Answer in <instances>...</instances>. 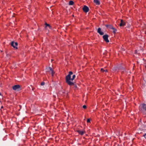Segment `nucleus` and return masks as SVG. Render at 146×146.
Segmentation results:
<instances>
[{
  "label": "nucleus",
  "instance_id": "f257e3e1",
  "mask_svg": "<svg viewBox=\"0 0 146 146\" xmlns=\"http://www.w3.org/2000/svg\"><path fill=\"white\" fill-rule=\"evenodd\" d=\"M73 74V72L72 71H70L69 72L68 74L66 77V81L67 84L69 86H73L74 85V82H72L71 81H73L75 79L76 76L75 75H73L72 76V78H71V75Z\"/></svg>",
  "mask_w": 146,
  "mask_h": 146
},
{
  "label": "nucleus",
  "instance_id": "f03ea898",
  "mask_svg": "<svg viewBox=\"0 0 146 146\" xmlns=\"http://www.w3.org/2000/svg\"><path fill=\"white\" fill-rule=\"evenodd\" d=\"M13 89L14 90L18 91L21 90V87L19 85H15L13 87Z\"/></svg>",
  "mask_w": 146,
  "mask_h": 146
},
{
  "label": "nucleus",
  "instance_id": "7ed1b4c3",
  "mask_svg": "<svg viewBox=\"0 0 146 146\" xmlns=\"http://www.w3.org/2000/svg\"><path fill=\"white\" fill-rule=\"evenodd\" d=\"M11 45L13 46L14 48L16 49H17V46L18 44L17 42H15L14 41H12L11 43Z\"/></svg>",
  "mask_w": 146,
  "mask_h": 146
},
{
  "label": "nucleus",
  "instance_id": "20e7f679",
  "mask_svg": "<svg viewBox=\"0 0 146 146\" xmlns=\"http://www.w3.org/2000/svg\"><path fill=\"white\" fill-rule=\"evenodd\" d=\"M139 107L142 111H144L146 110V104H141L140 105Z\"/></svg>",
  "mask_w": 146,
  "mask_h": 146
},
{
  "label": "nucleus",
  "instance_id": "39448f33",
  "mask_svg": "<svg viewBox=\"0 0 146 146\" xmlns=\"http://www.w3.org/2000/svg\"><path fill=\"white\" fill-rule=\"evenodd\" d=\"M109 36L107 35H105L103 36V38L104 41L107 42H109V40L108 39Z\"/></svg>",
  "mask_w": 146,
  "mask_h": 146
},
{
  "label": "nucleus",
  "instance_id": "423d86ee",
  "mask_svg": "<svg viewBox=\"0 0 146 146\" xmlns=\"http://www.w3.org/2000/svg\"><path fill=\"white\" fill-rule=\"evenodd\" d=\"M83 10L85 12L87 13L88 12L89 9L88 7L86 5H84L82 8Z\"/></svg>",
  "mask_w": 146,
  "mask_h": 146
},
{
  "label": "nucleus",
  "instance_id": "0eeeda50",
  "mask_svg": "<svg viewBox=\"0 0 146 146\" xmlns=\"http://www.w3.org/2000/svg\"><path fill=\"white\" fill-rule=\"evenodd\" d=\"M125 22L123 20H121L119 24V26L120 27H123L125 25Z\"/></svg>",
  "mask_w": 146,
  "mask_h": 146
},
{
  "label": "nucleus",
  "instance_id": "6e6552de",
  "mask_svg": "<svg viewBox=\"0 0 146 146\" xmlns=\"http://www.w3.org/2000/svg\"><path fill=\"white\" fill-rule=\"evenodd\" d=\"M118 70L121 71L122 73L124 72L125 71V69L124 68L121 66H120L118 68Z\"/></svg>",
  "mask_w": 146,
  "mask_h": 146
},
{
  "label": "nucleus",
  "instance_id": "1a4fd4ad",
  "mask_svg": "<svg viewBox=\"0 0 146 146\" xmlns=\"http://www.w3.org/2000/svg\"><path fill=\"white\" fill-rule=\"evenodd\" d=\"M97 32L100 35H103L104 34V33L101 31V29L100 28L98 29L97 30Z\"/></svg>",
  "mask_w": 146,
  "mask_h": 146
},
{
  "label": "nucleus",
  "instance_id": "9d476101",
  "mask_svg": "<svg viewBox=\"0 0 146 146\" xmlns=\"http://www.w3.org/2000/svg\"><path fill=\"white\" fill-rule=\"evenodd\" d=\"M81 135H83L85 133V131H82L80 130H79L77 131Z\"/></svg>",
  "mask_w": 146,
  "mask_h": 146
},
{
  "label": "nucleus",
  "instance_id": "9b49d317",
  "mask_svg": "<svg viewBox=\"0 0 146 146\" xmlns=\"http://www.w3.org/2000/svg\"><path fill=\"white\" fill-rule=\"evenodd\" d=\"M106 27H107L108 28V29H112V28L113 27V26L110 25H105Z\"/></svg>",
  "mask_w": 146,
  "mask_h": 146
},
{
  "label": "nucleus",
  "instance_id": "f8f14e48",
  "mask_svg": "<svg viewBox=\"0 0 146 146\" xmlns=\"http://www.w3.org/2000/svg\"><path fill=\"white\" fill-rule=\"evenodd\" d=\"M94 2L96 5H99L100 4V2L99 0H94Z\"/></svg>",
  "mask_w": 146,
  "mask_h": 146
},
{
  "label": "nucleus",
  "instance_id": "ddd939ff",
  "mask_svg": "<svg viewBox=\"0 0 146 146\" xmlns=\"http://www.w3.org/2000/svg\"><path fill=\"white\" fill-rule=\"evenodd\" d=\"M46 70L48 71H53V69L52 68L50 67H49L46 68Z\"/></svg>",
  "mask_w": 146,
  "mask_h": 146
},
{
  "label": "nucleus",
  "instance_id": "4468645a",
  "mask_svg": "<svg viewBox=\"0 0 146 146\" xmlns=\"http://www.w3.org/2000/svg\"><path fill=\"white\" fill-rule=\"evenodd\" d=\"M113 70L114 71H116L117 70H118V68H117V67L115 66L113 68Z\"/></svg>",
  "mask_w": 146,
  "mask_h": 146
},
{
  "label": "nucleus",
  "instance_id": "2eb2a0df",
  "mask_svg": "<svg viewBox=\"0 0 146 146\" xmlns=\"http://www.w3.org/2000/svg\"><path fill=\"white\" fill-rule=\"evenodd\" d=\"M45 28L46 27H48L49 28L51 29V27L50 25L49 24H47L46 23H45Z\"/></svg>",
  "mask_w": 146,
  "mask_h": 146
},
{
  "label": "nucleus",
  "instance_id": "dca6fc26",
  "mask_svg": "<svg viewBox=\"0 0 146 146\" xmlns=\"http://www.w3.org/2000/svg\"><path fill=\"white\" fill-rule=\"evenodd\" d=\"M112 29L113 30V32L114 33H116L117 30H116V29H115V28L113 27V28H112Z\"/></svg>",
  "mask_w": 146,
  "mask_h": 146
},
{
  "label": "nucleus",
  "instance_id": "f3484780",
  "mask_svg": "<svg viewBox=\"0 0 146 146\" xmlns=\"http://www.w3.org/2000/svg\"><path fill=\"white\" fill-rule=\"evenodd\" d=\"M74 4V2L72 1H70L69 2V5H73Z\"/></svg>",
  "mask_w": 146,
  "mask_h": 146
},
{
  "label": "nucleus",
  "instance_id": "a211bd4d",
  "mask_svg": "<svg viewBox=\"0 0 146 146\" xmlns=\"http://www.w3.org/2000/svg\"><path fill=\"white\" fill-rule=\"evenodd\" d=\"M101 71H102V72H106L108 71L107 70H105L103 68H101Z\"/></svg>",
  "mask_w": 146,
  "mask_h": 146
},
{
  "label": "nucleus",
  "instance_id": "6ab92c4d",
  "mask_svg": "<svg viewBox=\"0 0 146 146\" xmlns=\"http://www.w3.org/2000/svg\"><path fill=\"white\" fill-rule=\"evenodd\" d=\"M45 83L44 82H42L40 84V85L41 86H43L44 85Z\"/></svg>",
  "mask_w": 146,
  "mask_h": 146
},
{
  "label": "nucleus",
  "instance_id": "aec40b11",
  "mask_svg": "<svg viewBox=\"0 0 146 146\" xmlns=\"http://www.w3.org/2000/svg\"><path fill=\"white\" fill-rule=\"evenodd\" d=\"M87 122L88 123H90V119H88L87 121Z\"/></svg>",
  "mask_w": 146,
  "mask_h": 146
},
{
  "label": "nucleus",
  "instance_id": "412c9836",
  "mask_svg": "<svg viewBox=\"0 0 146 146\" xmlns=\"http://www.w3.org/2000/svg\"><path fill=\"white\" fill-rule=\"evenodd\" d=\"M51 72L52 75V76H53L54 73V72L53 70V71H51Z\"/></svg>",
  "mask_w": 146,
  "mask_h": 146
},
{
  "label": "nucleus",
  "instance_id": "4be33fe9",
  "mask_svg": "<svg viewBox=\"0 0 146 146\" xmlns=\"http://www.w3.org/2000/svg\"><path fill=\"white\" fill-rule=\"evenodd\" d=\"M83 108L85 109L86 108V105H84L83 106Z\"/></svg>",
  "mask_w": 146,
  "mask_h": 146
},
{
  "label": "nucleus",
  "instance_id": "5701e85b",
  "mask_svg": "<svg viewBox=\"0 0 146 146\" xmlns=\"http://www.w3.org/2000/svg\"><path fill=\"white\" fill-rule=\"evenodd\" d=\"M0 97H1V98H2V99L3 98V97L1 95V93L0 92Z\"/></svg>",
  "mask_w": 146,
  "mask_h": 146
},
{
  "label": "nucleus",
  "instance_id": "b1692460",
  "mask_svg": "<svg viewBox=\"0 0 146 146\" xmlns=\"http://www.w3.org/2000/svg\"><path fill=\"white\" fill-rule=\"evenodd\" d=\"M144 136L146 139V134H145L144 135Z\"/></svg>",
  "mask_w": 146,
  "mask_h": 146
},
{
  "label": "nucleus",
  "instance_id": "393cba45",
  "mask_svg": "<svg viewBox=\"0 0 146 146\" xmlns=\"http://www.w3.org/2000/svg\"><path fill=\"white\" fill-rule=\"evenodd\" d=\"M3 98L2 99V98H1V97H0V100H3Z\"/></svg>",
  "mask_w": 146,
  "mask_h": 146
},
{
  "label": "nucleus",
  "instance_id": "a878e982",
  "mask_svg": "<svg viewBox=\"0 0 146 146\" xmlns=\"http://www.w3.org/2000/svg\"><path fill=\"white\" fill-rule=\"evenodd\" d=\"M3 108V106H2L1 108Z\"/></svg>",
  "mask_w": 146,
  "mask_h": 146
},
{
  "label": "nucleus",
  "instance_id": "bb28decb",
  "mask_svg": "<svg viewBox=\"0 0 146 146\" xmlns=\"http://www.w3.org/2000/svg\"><path fill=\"white\" fill-rule=\"evenodd\" d=\"M145 68L146 69V65L145 66Z\"/></svg>",
  "mask_w": 146,
  "mask_h": 146
}]
</instances>
